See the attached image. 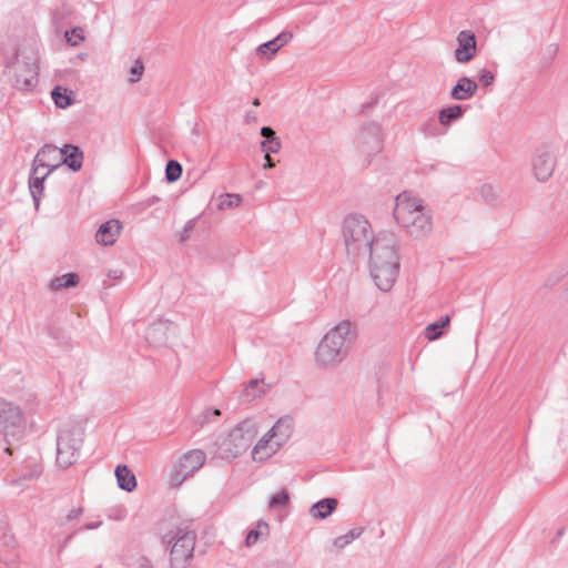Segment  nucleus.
Masks as SVG:
<instances>
[{"instance_id":"ea45409f","label":"nucleus","mask_w":568,"mask_h":568,"mask_svg":"<svg viewBox=\"0 0 568 568\" xmlns=\"http://www.w3.org/2000/svg\"><path fill=\"white\" fill-rule=\"evenodd\" d=\"M253 104L256 105V106L260 105V100L257 98L254 99Z\"/></svg>"},{"instance_id":"39448f33","label":"nucleus","mask_w":568,"mask_h":568,"mask_svg":"<svg viewBox=\"0 0 568 568\" xmlns=\"http://www.w3.org/2000/svg\"><path fill=\"white\" fill-rule=\"evenodd\" d=\"M195 535L190 530H179L170 552L172 568H185L193 556Z\"/></svg>"},{"instance_id":"423d86ee","label":"nucleus","mask_w":568,"mask_h":568,"mask_svg":"<svg viewBox=\"0 0 568 568\" xmlns=\"http://www.w3.org/2000/svg\"><path fill=\"white\" fill-rule=\"evenodd\" d=\"M206 460L201 449H192L185 453L178 462L176 468L171 476L174 486L181 485L187 477L199 470Z\"/></svg>"},{"instance_id":"2eb2a0df","label":"nucleus","mask_w":568,"mask_h":568,"mask_svg":"<svg viewBox=\"0 0 568 568\" xmlns=\"http://www.w3.org/2000/svg\"><path fill=\"white\" fill-rule=\"evenodd\" d=\"M293 38L291 32H282L275 39L261 44L257 48V54L262 59H272L273 55L285 44H287Z\"/></svg>"},{"instance_id":"b1692460","label":"nucleus","mask_w":568,"mask_h":568,"mask_svg":"<svg viewBox=\"0 0 568 568\" xmlns=\"http://www.w3.org/2000/svg\"><path fill=\"white\" fill-rule=\"evenodd\" d=\"M264 393V383L263 379H252L245 386L242 392V397L245 400H253L256 397H260Z\"/></svg>"},{"instance_id":"473e14b6","label":"nucleus","mask_w":568,"mask_h":568,"mask_svg":"<svg viewBox=\"0 0 568 568\" xmlns=\"http://www.w3.org/2000/svg\"><path fill=\"white\" fill-rule=\"evenodd\" d=\"M262 149L267 154L277 153L281 149V142L278 138L265 140L262 142Z\"/></svg>"},{"instance_id":"ddd939ff","label":"nucleus","mask_w":568,"mask_h":568,"mask_svg":"<svg viewBox=\"0 0 568 568\" xmlns=\"http://www.w3.org/2000/svg\"><path fill=\"white\" fill-rule=\"evenodd\" d=\"M39 67L37 63H23L18 67L16 82L20 89L29 90L38 83Z\"/></svg>"},{"instance_id":"cd10ccee","label":"nucleus","mask_w":568,"mask_h":568,"mask_svg":"<svg viewBox=\"0 0 568 568\" xmlns=\"http://www.w3.org/2000/svg\"><path fill=\"white\" fill-rule=\"evenodd\" d=\"M462 114V106L453 105L440 111L439 121L442 124H448L452 120L458 119Z\"/></svg>"},{"instance_id":"4468645a","label":"nucleus","mask_w":568,"mask_h":568,"mask_svg":"<svg viewBox=\"0 0 568 568\" xmlns=\"http://www.w3.org/2000/svg\"><path fill=\"white\" fill-rule=\"evenodd\" d=\"M121 230L122 224L119 220H110L99 227L95 234L97 242L101 245H112L115 243Z\"/></svg>"},{"instance_id":"f704fd0d","label":"nucleus","mask_w":568,"mask_h":568,"mask_svg":"<svg viewBox=\"0 0 568 568\" xmlns=\"http://www.w3.org/2000/svg\"><path fill=\"white\" fill-rule=\"evenodd\" d=\"M288 500V495L285 490H282L277 494H275L270 503L271 507L282 506L285 505Z\"/></svg>"},{"instance_id":"c85d7f7f","label":"nucleus","mask_w":568,"mask_h":568,"mask_svg":"<svg viewBox=\"0 0 568 568\" xmlns=\"http://www.w3.org/2000/svg\"><path fill=\"white\" fill-rule=\"evenodd\" d=\"M361 534H362L361 528L352 529L348 532H346L345 535L337 537L334 540V546L337 549H342L345 546H347L348 544H351L352 541H354L356 538H358L361 536Z\"/></svg>"},{"instance_id":"58836bf2","label":"nucleus","mask_w":568,"mask_h":568,"mask_svg":"<svg viewBox=\"0 0 568 568\" xmlns=\"http://www.w3.org/2000/svg\"><path fill=\"white\" fill-rule=\"evenodd\" d=\"M142 561H143L142 568H151V566L146 559H142Z\"/></svg>"},{"instance_id":"393cba45","label":"nucleus","mask_w":568,"mask_h":568,"mask_svg":"<svg viewBox=\"0 0 568 568\" xmlns=\"http://www.w3.org/2000/svg\"><path fill=\"white\" fill-rule=\"evenodd\" d=\"M79 282V277L74 273L64 274L62 276H59L54 278L51 283L52 288L60 290L70 286L77 285Z\"/></svg>"},{"instance_id":"a211bd4d","label":"nucleus","mask_w":568,"mask_h":568,"mask_svg":"<svg viewBox=\"0 0 568 568\" xmlns=\"http://www.w3.org/2000/svg\"><path fill=\"white\" fill-rule=\"evenodd\" d=\"M292 427L290 418H281L272 427L267 436L281 446L291 436Z\"/></svg>"},{"instance_id":"f3484780","label":"nucleus","mask_w":568,"mask_h":568,"mask_svg":"<svg viewBox=\"0 0 568 568\" xmlns=\"http://www.w3.org/2000/svg\"><path fill=\"white\" fill-rule=\"evenodd\" d=\"M278 448V444L272 440L268 436H265L262 439H260L258 443L254 446L252 452V458L255 462H264L271 456H273Z\"/></svg>"},{"instance_id":"4c0bfd02","label":"nucleus","mask_w":568,"mask_h":568,"mask_svg":"<svg viewBox=\"0 0 568 568\" xmlns=\"http://www.w3.org/2000/svg\"><path fill=\"white\" fill-rule=\"evenodd\" d=\"M275 164L273 163L270 154L265 153V168H273Z\"/></svg>"},{"instance_id":"aec40b11","label":"nucleus","mask_w":568,"mask_h":568,"mask_svg":"<svg viewBox=\"0 0 568 568\" xmlns=\"http://www.w3.org/2000/svg\"><path fill=\"white\" fill-rule=\"evenodd\" d=\"M47 176H48V174L45 173V171L43 169L33 168L32 174L30 178V182H29V186H30V191L34 199L37 207L39 206V200L43 192V181L45 180Z\"/></svg>"},{"instance_id":"dca6fc26","label":"nucleus","mask_w":568,"mask_h":568,"mask_svg":"<svg viewBox=\"0 0 568 568\" xmlns=\"http://www.w3.org/2000/svg\"><path fill=\"white\" fill-rule=\"evenodd\" d=\"M478 89V84L467 77L458 79L457 83L452 89V98L455 100H468L473 98Z\"/></svg>"},{"instance_id":"5701e85b","label":"nucleus","mask_w":568,"mask_h":568,"mask_svg":"<svg viewBox=\"0 0 568 568\" xmlns=\"http://www.w3.org/2000/svg\"><path fill=\"white\" fill-rule=\"evenodd\" d=\"M450 323V317L448 315L442 317L438 322L432 323L425 328V336L429 341H435L439 336H442V329L447 327Z\"/></svg>"},{"instance_id":"1a4fd4ad","label":"nucleus","mask_w":568,"mask_h":568,"mask_svg":"<svg viewBox=\"0 0 568 568\" xmlns=\"http://www.w3.org/2000/svg\"><path fill=\"white\" fill-rule=\"evenodd\" d=\"M63 164V152L62 148L54 145H44L36 155L34 166L36 169H43L49 175L54 169H58Z\"/></svg>"},{"instance_id":"6ab92c4d","label":"nucleus","mask_w":568,"mask_h":568,"mask_svg":"<svg viewBox=\"0 0 568 568\" xmlns=\"http://www.w3.org/2000/svg\"><path fill=\"white\" fill-rule=\"evenodd\" d=\"M63 152V164L68 165L71 170L78 171L82 168L83 153L75 145H64Z\"/></svg>"},{"instance_id":"c9c22d12","label":"nucleus","mask_w":568,"mask_h":568,"mask_svg":"<svg viewBox=\"0 0 568 568\" xmlns=\"http://www.w3.org/2000/svg\"><path fill=\"white\" fill-rule=\"evenodd\" d=\"M495 80V75L491 71L483 69L479 71V81L484 87L490 85Z\"/></svg>"},{"instance_id":"e433bc0d","label":"nucleus","mask_w":568,"mask_h":568,"mask_svg":"<svg viewBox=\"0 0 568 568\" xmlns=\"http://www.w3.org/2000/svg\"><path fill=\"white\" fill-rule=\"evenodd\" d=\"M261 134H262L266 140L276 139L274 130H273V129H271V128H268V126H263V128L261 129Z\"/></svg>"},{"instance_id":"4be33fe9","label":"nucleus","mask_w":568,"mask_h":568,"mask_svg":"<svg viewBox=\"0 0 568 568\" xmlns=\"http://www.w3.org/2000/svg\"><path fill=\"white\" fill-rule=\"evenodd\" d=\"M337 501L332 498H327L318 501L312 508V515L315 518H326L336 507Z\"/></svg>"},{"instance_id":"a878e982","label":"nucleus","mask_w":568,"mask_h":568,"mask_svg":"<svg viewBox=\"0 0 568 568\" xmlns=\"http://www.w3.org/2000/svg\"><path fill=\"white\" fill-rule=\"evenodd\" d=\"M52 99L59 108H67L72 103L71 95L67 89L57 87L52 91Z\"/></svg>"},{"instance_id":"f257e3e1","label":"nucleus","mask_w":568,"mask_h":568,"mask_svg":"<svg viewBox=\"0 0 568 568\" xmlns=\"http://www.w3.org/2000/svg\"><path fill=\"white\" fill-rule=\"evenodd\" d=\"M371 275L376 286L389 291L397 278L399 263L390 240L381 237L373 241L369 254Z\"/></svg>"},{"instance_id":"f8f14e48","label":"nucleus","mask_w":568,"mask_h":568,"mask_svg":"<svg viewBox=\"0 0 568 568\" xmlns=\"http://www.w3.org/2000/svg\"><path fill=\"white\" fill-rule=\"evenodd\" d=\"M556 160L549 151L542 150L534 159V173L538 180L549 179L555 170Z\"/></svg>"},{"instance_id":"6e6552de","label":"nucleus","mask_w":568,"mask_h":568,"mask_svg":"<svg viewBox=\"0 0 568 568\" xmlns=\"http://www.w3.org/2000/svg\"><path fill=\"white\" fill-rule=\"evenodd\" d=\"M80 442L71 430H63L59 435L57 462L61 467L67 468L75 462Z\"/></svg>"},{"instance_id":"412c9836","label":"nucleus","mask_w":568,"mask_h":568,"mask_svg":"<svg viewBox=\"0 0 568 568\" xmlns=\"http://www.w3.org/2000/svg\"><path fill=\"white\" fill-rule=\"evenodd\" d=\"M115 476L122 489L132 491L136 487L135 476L125 465L116 467Z\"/></svg>"},{"instance_id":"7c9ffc66","label":"nucleus","mask_w":568,"mask_h":568,"mask_svg":"<svg viewBox=\"0 0 568 568\" xmlns=\"http://www.w3.org/2000/svg\"><path fill=\"white\" fill-rule=\"evenodd\" d=\"M241 202V197L239 195L225 194L221 196L219 202V207L224 210L231 206H237Z\"/></svg>"},{"instance_id":"9d476101","label":"nucleus","mask_w":568,"mask_h":568,"mask_svg":"<svg viewBox=\"0 0 568 568\" xmlns=\"http://www.w3.org/2000/svg\"><path fill=\"white\" fill-rule=\"evenodd\" d=\"M0 419L4 425L6 435H16L24 425L23 417L18 407L0 398Z\"/></svg>"},{"instance_id":"0eeeda50","label":"nucleus","mask_w":568,"mask_h":568,"mask_svg":"<svg viewBox=\"0 0 568 568\" xmlns=\"http://www.w3.org/2000/svg\"><path fill=\"white\" fill-rule=\"evenodd\" d=\"M256 436V430L251 424H242L230 432L223 443L224 450L232 457L245 452Z\"/></svg>"},{"instance_id":"f03ea898","label":"nucleus","mask_w":568,"mask_h":568,"mask_svg":"<svg viewBox=\"0 0 568 568\" xmlns=\"http://www.w3.org/2000/svg\"><path fill=\"white\" fill-rule=\"evenodd\" d=\"M394 217L412 234L420 235L430 227V216L423 201L408 191L396 196Z\"/></svg>"},{"instance_id":"7ed1b4c3","label":"nucleus","mask_w":568,"mask_h":568,"mask_svg":"<svg viewBox=\"0 0 568 568\" xmlns=\"http://www.w3.org/2000/svg\"><path fill=\"white\" fill-rule=\"evenodd\" d=\"M356 337V327L349 321H342L331 328L317 346L315 357L321 365L336 362L346 346Z\"/></svg>"},{"instance_id":"2f4dec72","label":"nucleus","mask_w":568,"mask_h":568,"mask_svg":"<svg viewBox=\"0 0 568 568\" xmlns=\"http://www.w3.org/2000/svg\"><path fill=\"white\" fill-rule=\"evenodd\" d=\"M65 38L71 45H78L84 39L83 30L75 28L71 32H65Z\"/></svg>"},{"instance_id":"20e7f679","label":"nucleus","mask_w":568,"mask_h":568,"mask_svg":"<svg viewBox=\"0 0 568 568\" xmlns=\"http://www.w3.org/2000/svg\"><path fill=\"white\" fill-rule=\"evenodd\" d=\"M343 235L348 253L354 255L371 247V227L368 222L362 216H349L345 220Z\"/></svg>"},{"instance_id":"bb28decb","label":"nucleus","mask_w":568,"mask_h":568,"mask_svg":"<svg viewBox=\"0 0 568 568\" xmlns=\"http://www.w3.org/2000/svg\"><path fill=\"white\" fill-rule=\"evenodd\" d=\"M268 534V525L264 521H258L256 525V529L251 530L247 536L245 544L246 546L254 545L260 537L266 536Z\"/></svg>"},{"instance_id":"9b49d317","label":"nucleus","mask_w":568,"mask_h":568,"mask_svg":"<svg viewBox=\"0 0 568 568\" xmlns=\"http://www.w3.org/2000/svg\"><path fill=\"white\" fill-rule=\"evenodd\" d=\"M458 47L455 50V59L458 62L466 63L470 61L477 51L476 37L471 31H460L457 37Z\"/></svg>"},{"instance_id":"72a5a7b5","label":"nucleus","mask_w":568,"mask_h":568,"mask_svg":"<svg viewBox=\"0 0 568 568\" xmlns=\"http://www.w3.org/2000/svg\"><path fill=\"white\" fill-rule=\"evenodd\" d=\"M143 71H144V65L141 61H135L134 65L131 68L130 70V73H131V78H130V81L131 82H136L140 80L141 75L143 74Z\"/></svg>"},{"instance_id":"c756f323","label":"nucleus","mask_w":568,"mask_h":568,"mask_svg":"<svg viewBox=\"0 0 568 568\" xmlns=\"http://www.w3.org/2000/svg\"><path fill=\"white\" fill-rule=\"evenodd\" d=\"M182 166L176 161H169L165 169V175L168 181L175 182L181 178Z\"/></svg>"}]
</instances>
